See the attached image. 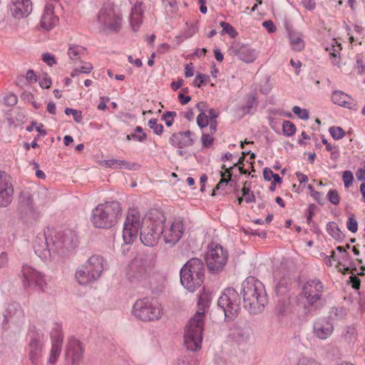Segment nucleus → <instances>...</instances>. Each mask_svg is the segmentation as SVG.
Returning <instances> with one entry per match:
<instances>
[{"instance_id": "obj_1", "label": "nucleus", "mask_w": 365, "mask_h": 365, "mask_svg": "<svg viewBox=\"0 0 365 365\" xmlns=\"http://www.w3.org/2000/svg\"><path fill=\"white\" fill-rule=\"evenodd\" d=\"M78 238L71 230L56 232L47 229L43 233H38L34 242V250L42 260L47 261L55 255L63 254L66 250L74 248Z\"/></svg>"}, {"instance_id": "obj_2", "label": "nucleus", "mask_w": 365, "mask_h": 365, "mask_svg": "<svg viewBox=\"0 0 365 365\" xmlns=\"http://www.w3.org/2000/svg\"><path fill=\"white\" fill-rule=\"evenodd\" d=\"M244 307L250 313L256 314L264 309L267 303L264 284L253 277H247L242 284Z\"/></svg>"}, {"instance_id": "obj_3", "label": "nucleus", "mask_w": 365, "mask_h": 365, "mask_svg": "<svg viewBox=\"0 0 365 365\" xmlns=\"http://www.w3.org/2000/svg\"><path fill=\"white\" fill-rule=\"evenodd\" d=\"M120 215V203L110 201L100 204L93 210L91 221L96 227L108 229L117 223Z\"/></svg>"}, {"instance_id": "obj_4", "label": "nucleus", "mask_w": 365, "mask_h": 365, "mask_svg": "<svg viewBox=\"0 0 365 365\" xmlns=\"http://www.w3.org/2000/svg\"><path fill=\"white\" fill-rule=\"evenodd\" d=\"M180 282L182 286L190 292H194L203 282L205 265L199 258L188 260L180 269Z\"/></svg>"}, {"instance_id": "obj_5", "label": "nucleus", "mask_w": 365, "mask_h": 365, "mask_svg": "<svg viewBox=\"0 0 365 365\" xmlns=\"http://www.w3.org/2000/svg\"><path fill=\"white\" fill-rule=\"evenodd\" d=\"M205 316L195 313L188 321L184 334V344L187 349L195 351L201 348Z\"/></svg>"}, {"instance_id": "obj_6", "label": "nucleus", "mask_w": 365, "mask_h": 365, "mask_svg": "<svg viewBox=\"0 0 365 365\" xmlns=\"http://www.w3.org/2000/svg\"><path fill=\"white\" fill-rule=\"evenodd\" d=\"M104 269L103 259L99 255L91 256L76 272V279L81 285H87L96 281Z\"/></svg>"}, {"instance_id": "obj_7", "label": "nucleus", "mask_w": 365, "mask_h": 365, "mask_svg": "<svg viewBox=\"0 0 365 365\" xmlns=\"http://www.w3.org/2000/svg\"><path fill=\"white\" fill-rule=\"evenodd\" d=\"M132 313L135 317L143 322L158 320L163 315L161 305L151 298L138 299L133 306Z\"/></svg>"}, {"instance_id": "obj_8", "label": "nucleus", "mask_w": 365, "mask_h": 365, "mask_svg": "<svg viewBox=\"0 0 365 365\" xmlns=\"http://www.w3.org/2000/svg\"><path fill=\"white\" fill-rule=\"evenodd\" d=\"M217 305L224 312L225 318L232 320L240 309L238 293L233 288L225 289L218 299Z\"/></svg>"}, {"instance_id": "obj_9", "label": "nucleus", "mask_w": 365, "mask_h": 365, "mask_svg": "<svg viewBox=\"0 0 365 365\" xmlns=\"http://www.w3.org/2000/svg\"><path fill=\"white\" fill-rule=\"evenodd\" d=\"M138 210L129 209L123 224V239L126 245H130L137 239L138 231L143 227Z\"/></svg>"}, {"instance_id": "obj_10", "label": "nucleus", "mask_w": 365, "mask_h": 365, "mask_svg": "<svg viewBox=\"0 0 365 365\" xmlns=\"http://www.w3.org/2000/svg\"><path fill=\"white\" fill-rule=\"evenodd\" d=\"M228 258V254L222 246L215 243L207 247L205 261L210 271L217 272L223 269Z\"/></svg>"}, {"instance_id": "obj_11", "label": "nucleus", "mask_w": 365, "mask_h": 365, "mask_svg": "<svg viewBox=\"0 0 365 365\" xmlns=\"http://www.w3.org/2000/svg\"><path fill=\"white\" fill-rule=\"evenodd\" d=\"M163 230V221L160 220L148 219L142 227L140 235L141 242L148 247H153L161 235Z\"/></svg>"}, {"instance_id": "obj_12", "label": "nucleus", "mask_w": 365, "mask_h": 365, "mask_svg": "<svg viewBox=\"0 0 365 365\" xmlns=\"http://www.w3.org/2000/svg\"><path fill=\"white\" fill-rule=\"evenodd\" d=\"M23 287L27 288H37L44 292L46 282L43 274L28 264H24L21 270Z\"/></svg>"}, {"instance_id": "obj_13", "label": "nucleus", "mask_w": 365, "mask_h": 365, "mask_svg": "<svg viewBox=\"0 0 365 365\" xmlns=\"http://www.w3.org/2000/svg\"><path fill=\"white\" fill-rule=\"evenodd\" d=\"M324 291V286L319 279H309L302 284L300 296L309 305H314L322 299Z\"/></svg>"}, {"instance_id": "obj_14", "label": "nucleus", "mask_w": 365, "mask_h": 365, "mask_svg": "<svg viewBox=\"0 0 365 365\" xmlns=\"http://www.w3.org/2000/svg\"><path fill=\"white\" fill-rule=\"evenodd\" d=\"M163 230L161 232L163 242L170 247L174 246L182 238L185 228L181 219H175L166 225L163 222Z\"/></svg>"}, {"instance_id": "obj_15", "label": "nucleus", "mask_w": 365, "mask_h": 365, "mask_svg": "<svg viewBox=\"0 0 365 365\" xmlns=\"http://www.w3.org/2000/svg\"><path fill=\"white\" fill-rule=\"evenodd\" d=\"M98 22L101 24L103 29L115 31L120 26L121 18L115 14L113 5L107 4L99 11Z\"/></svg>"}, {"instance_id": "obj_16", "label": "nucleus", "mask_w": 365, "mask_h": 365, "mask_svg": "<svg viewBox=\"0 0 365 365\" xmlns=\"http://www.w3.org/2000/svg\"><path fill=\"white\" fill-rule=\"evenodd\" d=\"M19 211L21 217L26 222L32 223L39 217V212L37 211L31 195L26 191L21 193L19 200Z\"/></svg>"}, {"instance_id": "obj_17", "label": "nucleus", "mask_w": 365, "mask_h": 365, "mask_svg": "<svg viewBox=\"0 0 365 365\" xmlns=\"http://www.w3.org/2000/svg\"><path fill=\"white\" fill-rule=\"evenodd\" d=\"M4 327H9L11 324L19 325L24 320V312L21 305L16 302L9 304L3 313Z\"/></svg>"}, {"instance_id": "obj_18", "label": "nucleus", "mask_w": 365, "mask_h": 365, "mask_svg": "<svg viewBox=\"0 0 365 365\" xmlns=\"http://www.w3.org/2000/svg\"><path fill=\"white\" fill-rule=\"evenodd\" d=\"M14 188L9 176L0 171V207L8 206L12 200Z\"/></svg>"}, {"instance_id": "obj_19", "label": "nucleus", "mask_w": 365, "mask_h": 365, "mask_svg": "<svg viewBox=\"0 0 365 365\" xmlns=\"http://www.w3.org/2000/svg\"><path fill=\"white\" fill-rule=\"evenodd\" d=\"M9 6L11 16L19 20L29 16L32 11L31 0H10Z\"/></svg>"}, {"instance_id": "obj_20", "label": "nucleus", "mask_w": 365, "mask_h": 365, "mask_svg": "<svg viewBox=\"0 0 365 365\" xmlns=\"http://www.w3.org/2000/svg\"><path fill=\"white\" fill-rule=\"evenodd\" d=\"M334 330V324L327 318L317 319L313 323V334L321 340H326L329 338Z\"/></svg>"}, {"instance_id": "obj_21", "label": "nucleus", "mask_w": 365, "mask_h": 365, "mask_svg": "<svg viewBox=\"0 0 365 365\" xmlns=\"http://www.w3.org/2000/svg\"><path fill=\"white\" fill-rule=\"evenodd\" d=\"M170 143L178 148L182 149L194 144V139L190 130L173 133L169 139Z\"/></svg>"}, {"instance_id": "obj_22", "label": "nucleus", "mask_w": 365, "mask_h": 365, "mask_svg": "<svg viewBox=\"0 0 365 365\" xmlns=\"http://www.w3.org/2000/svg\"><path fill=\"white\" fill-rule=\"evenodd\" d=\"M54 6L47 4L44 8L43 14L41 19V26L43 29L51 30L58 22V19L54 15Z\"/></svg>"}, {"instance_id": "obj_23", "label": "nucleus", "mask_w": 365, "mask_h": 365, "mask_svg": "<svg viewBox=\"0 0 365 365\" xmlns=\"http://www.w3.org/2000/svg\"><path fill=\"white\" fill-rule=\"evenodd\" d=\"M43 346V341L42 340V336L36 333L33 334L31 336L29 342V359L32 363H35L42 352V347Z\"/></svg>"}, {"instance_id": "obj_24", "label": "nucleus", "mask_w": 365, "mask_h": 365, "mask_svg": "<svg viewBox=\"0 0 365 365\" xmlns=\"http://www.w3.org/2000/svg\"><path fill=\"white\" fill-rule=\"evenodd\" d=\"M84 352L81 341L76 338H70L67 344L66 355L71 357L73 362L78 361Z\"/></svg>"}, {"instance_id": "obj_25", "label": "nucleus", "mask_w": 365, "mask_h": 365, "mask_svg": "<svg viewBox=\"0 0 365 365\" xmlns=\"http://www.w3.org/2000/svg\"><path fill=\"white\" fill-rule=\"evenodd\" d=\"M331 101L336 105L349 109H351L356 106L354 99L341 91H333L331 95Z\"/></svg>"}, {"instance_id": "obj_26", "label": "nucleus", "mask_w": 365, "mask_h": 365, "mask_svg": "<svg viewBox=\"0 0 365 365\" xmlns=\"http://www.w3.org/2000/svg\"><path fill=\"white\" fill-rule=\"evenodd\" d=\"M143 21V9L141 2L137 1L131 10L130 26L133 31H137Z\"/></svg>"}, {"instance_id": "obj_27", "label": "nucleus", "mask_w": 365, "mask_h": 365, "mask_svg": "<svg viewBox=\"0 0 365 365\" xmlns=\"http://www.w3.org/2000/svg\"><path fill=\"white\" fill-rule=\"evenodd\" d=\"M347 316L346 309L342 307H333L328 313L327 319L334 324L345 320Z\"/></svg>"}, {"instance_id": "obj_28", "label": "nucleus", "mask_w": 365, "mask_h": 365, "mask_svg": "<svg viewBox=\"0 0 365 365\" xmlns=\"http://www.w3.org/2000/svg\"><path fill=\"white\" fill-rule=\"evenodd\" d=\"M289 40L291 47L294 51H301L304 48L305 43L302 33L294 31H289Z\"/></svg>"}, {"instance_id": "obj_29", "label": "nucleus", "mask_w": 365, "mask_h": 365, "mask_svg": "<svg viewBox=\"0 0 365 365\" xmlns=\"http://www.w3.org/2000/svg\"><path fill=\"white\" fill-rule=\"evenodd\" d=\"M237 56L245 63H252L256 59L257 53L255 49L242 46L239 49Z\"/></svg>"}, {"instance_id": "obj_30", "label": "nucleus", "mask_w": 365, "mask_h": 365, "mask_svg": "<svg viewBox=\"0 0 365 365\" xmlns=\"http://www.w3.org/2000/svg\"><path fill=\"white\" fill-rule=\"evenodd\" d=\"M63 340L60 336L53 338L52 339V346L51 349L50 356L48 361L54 363L56 361L62 348Z\"/></svg>"}, {"instance_id": "obj_31", "label": "nucleus", "mask_w": 365, "mask_h": 365, "mask_svg": "<svg viewBox=\"0 0 365 365\" xmlns=\"http://www.w3.org/2000/svg\"><path fill=\"white\" fill-rule=\"evenodd\" d=\"M357 335L356 328L354 325L344 327L341 331V337L349 344L354 343L357 339Z\"/></svg>"}, {"instance_id": "obj_32", "label": "nucleus", "mask_w": 365, "mask_h": 365, "mask_svg": "<svg viewBox=\"0 0 365 365\" xmlns=\"http://www.w3.org/2000/svg\"><path fill=\"white\" fill-rule=\"evenodd\" d=\"M211 299L210 294L208 292H202L200 294L197 302V310L195 313H199L205 316L206 310L208 309Z\"/></svg>"}, {"instance_id": "obj_33", "label": "nucleus", "mask_w": 365, "mask_h": 365, "mask_svg": "<svg viewBox=\"0 0 365 365\" xmlns=\"http://www.w3.org/2000/svg\"><path fill=\"white\" fill-rule=\"evenodd\" d=\"M85 53L86 48L81 46L72 45L68 49V56L73 63L79 61Z\"/></svg>"}, {"instance_id": "obj_34", "label": "nucleus", "mask_w": 365, "mask_h": 365, "mask_svg": "<svg viewBox=\"0 0 365 365\" xmlns=\"http://www.w3.org/2000/svg\"><path fill=\"white\" fill-rule=\"evenodd\" d=\"M235 165H236V164H234L233 166H230L229 168H227L225 166V165H222V169L224 170L225 172L220 173L222 178H221L220 181L218 182V184L216 185L215 190H220V189L223 190L227 185V183L231 180V176H232L230 170H232Z\"/></svg>"}, {"instance_id": "obj_35", "label": "nucleus", "mask_w": 365, "mask_h": 365, "mask_svg": "<svg viewBox=\"0 0 365 365\" xmlns=\"http://www.w3.org/2000/svg\"><path fill=\"white\" fill-rule=\"evenodd\" d=\"M103 165L106 168H113V169H120V168H126L130 170L131 168L130 166V163L125 160H117V159H110L104 160L103 163Z\"/></svg>"}, {"instance_id": "obj_36", "label": "nucleus", "mask_w": 365, "mask_h": 365, "mask_svg": "<svg viewBox=\"0 0 365 365\" xmlns=\"http://www.w3.org/2000/svg\"><path fill=\"white\" fill-rule=\"evenodd\" d=\"M279 272H276L274 274V281L276 282L275 290L278 294H283L287 289L288 280L286 277H283L282 279H278Z\"/></svg>"}, {"instance_id": "obj_37", "label": "nucleus", "mask_w": 365, "mask_h": 365, "mask_svg": "<svg viewBox=\"0 0 365 365\" xmlns=\"http://www.w3.org/2000/svg\"><path fill=\"white\" fill-rule=\"evenodd\" d=\"M327 230L328 233L335 240H340L344 237L342 232L339 228V226L334 222H329L327 224Z\"/></svg>"}, {"instance_id": "obj_38", "label": "nucleus", "mask_w": 365, "mask_h": 365, "mask_svg": "<svg viewBox=\"0 0 365 365\" xmlns=\"http://www.w3.org/2000/svg\"><path fill=\"white\" fill-rule=\"evenodd\" d=\"M132 277L133 281L138 282L145 285L149 279V274L145 268L140 267Z\"/></svg>"}, {"instance_id": "obj_39", "label": "nucleus", "mask_w": 365, "mask_h": 365, "mask_svg": "<svg viewBox=\"0 0 365 365\" xmlns=\"http://www.w3.org/2000/svg\"><path fill=\"white\" fill-rule=\"evenodd\" d=\"M220 26L222 28V30L221 31V34H228L231 38H235L237 36V32L235 30V29L229 23H227L225 21H221L220 23Z\"/></svg>"}, {"instance_id": "obj_40", "label": "nucleus", "mask_w": 365, "mask_h": 365, "mask_svg": "<svg viewBox=\"0 0 365 365\" xmlns=\"http://www.w3.org/2000/svg\"><path fill=\"white\" fill-rule=\"evenodd\" d=\"M242 197L238 199L239 204H241L244 200L247 203L253 202L255 201V197L254 193L251 191L249 187H244L242 188Z\"/></svg>"}, {"instance_id": "obj_41", "label": "nucleus", "mask_w": 365, "mask_h": 365, "mask_svg": "<svg viewBox=\"0 0 365 365\" xmlns=\"http://www.w3.org/2000/svg\"><path fill=\"white\" fill-rule=\"evenodd\" d=\"M283 134L287 137L292 136L296 132V127L289 120H284L282 123Z\"/></svg>"}, {"instance_id": "obj_42", "label": "nucleus", "mask_w": 365, "mask_h": 365, "mask_svg": "<svg viewBox=\"0 0 365 365\" xmlns=\"http://www.w3.org/2000/svg\"><path fill=\"white\" fill-rule=\"evenodd\" d=\"M341 49V45H337L336 47L332 46L330 49L329 54H330V59L332 63V64L337 66L339 64L340 59H339V51Z\"/></svg>"}, {"instance_id": "obj_43", "label": "nucleus", "mask_w": 365, "mask_h": 365, "mask_svg": "<svg viewBox=\"0 0 365 365\" xmlns=\"http://www.w3.org/2000/svg\"><path fill=\"white\" fill-rule=\"evenodd\" d=\"M148 126L152 129L155 134L159 135H161L163 131V125L158 123L157 118H151L148 120Z\"/></svg>"}, {"instance_id": "obj_44", "label": "nucleus", "mask_w": 365, "mask_h": 365, "mask_svg": "<svg viewBox=\"0 0 365 365\" xmlns=\"http://www.w3.org/2000/svg\"><path fill=\"white\" fill-rule=\"evenodd\" d=\"M329 133L334 140H340L345 135L344 130L338 126H332L329 128Z\"/></svg>"}, {"instance_id": "obj_45", "label": "nucleus", "mask_w": 365, "mask_h": 365, "mask_svg": "<svg viewBox=\"0 0 365 365\" xmlns=\"http://www.w3.org/2000/svg\"><path fill=\"white\" fill-rule=\"evenodd\" d=\"M292 111L302 120H306L309 119V111L307 109H302L298 106H294L292 108Z\"/></svg>"}, {"instance_id": "obj_46", "label": "nucleus", "mask_w": 365, "mask_h": 365, "mask_svg": "<svg viewBox=\"0 0 365 365\" xmlns=\"http://www.w3.org/2000/svg\"><path fill=\"white\" fill-rule=\"evenodd\" d=\"M327 198L334 205H339L341 200L339 192L336 190H330L327 193Z\"/></svg>"}, {"instance_id": "obj_47", "label": "nucleus", "mask_w": 365, "mask_h": 365, "mask_svg": "<svg viewBox=\"0 0 365 365\" xmlns=\"http://www.w3.org/2000/svg\"><path fill=\"white\" fill-rule=\"evenodd\" d=\"M197 124L201 128H205L209 124V117L205 112H201L197 117Z\"/></svg>"}, {"instance_id": "obj_48", "label": "nucleus", "mask_w": 365, "mask_h": 365, "mask_svg": "<svg viewBox=\"0 0 365 365\" xmlns=\"http://www.w3.org/2000/svg\"><path fill=\"white\" fill-rule=\"evenodd\" d=\"M295 365H319V364L312 358L302 356L297 360Z\"/></svg>"}, {"instance_id": "obj_49", "label": "nucleus", "mask_w": 365, "mask_h": 365, "mask_svg": "<svg viewBox=\"0 0 365 365\" xmlns=\"http://www.w3.org/2000/svg\"><path fill=\"white\" fill-rule=\"evenodd\" d=\"M176 116V113L174 111H167L162 115V119L165 120L167 126L170 127L173 124L174 118Z\"/></svg>"}, {"instance_id": "obj_50", "label": "nucleus", "mask_w": 365, "mask_h": 365, "mask_svg": "<svg viewBox=\"0 0 365 365\" xmlns=\"http://www.w3.org/2000/svg\"><path fill=\"white\" fill-rule=\"evenodd\" d=\"M342 179L345 187H349L352 185L354 180V176L352 173L349 170L344 171L343 173Z\"/></svg>"}, {"instance_id": "obj_51", "label": "nucleus", "mask_w": 365, "mask_h": 365, "mask_svg": "<svg viewBox=\"0 0 365 365\" xmlns=\"http://www.w3.org/2000/svg\"><path fill=\"white\" fill-rule=\"evenodd\" d=\"M65 113L68 115L72 114L74 120L77 123H80L82 120L81 111L77 110L73 108H66L65 109Z\"/></svg>"}, {"instance_id": "obj_52", "label": "nucleus", "mask_w": 365, "mask_h": 365, "mask_svg": "<svg viewBox=\"0 0 365 365\" xmlns=\"http://www.w3.org/2000/svg\"><path fill=\"white\" fill-rule=\"evenodd\" d=\"M255 101L254 98L250 99L246 105L242 106L241 108L242 112L243 114H247L250 113H252L253 110H255Z\"/></svg>"}, {"instance_id": "obj_53", "label": "nucleus", "mask_w": 365, "mask_h": 365, "mask_svg": "<svg viewBox=\"0 0 365 365\" xmlns=\"http://www.w3.org/2000/svg\"><path fill=\"white\" fill-rule=\"evenodd\" d=\"M346 227L351 232H356L358 230V222L354 216H351L348 218L346 222Z\"/></svg>"}, {"instance_id": "obj_54", "label": "nucleus", "mask_w": 365, "mask_h": 365, "mask_svg": "<svg viewBox=\"0 0 365 365\" xmlns=\"http://www.w3.org/2000/svg\"><path fill=\"white\" fill-rule=\"evenodd\" d=\"M42 60L44 63H46L48 66H52L56 64V60L55 56L50 53H44L42 54Z\"/></svg>"}, {"instance_id": "obj_55", "label": "nucleus", "mask_w": 365, "mask_h": 365, "mask_svg": "<svg viewBox=\"0 0 365 365\" xmlns=\"http://www.w3.org/2000/svg\"><path fill=\"white\" fill-rule=\"evenodd\" d=\"M93 67L89 62H83V65L78 68H76V73H89L92 71Z\"/></svg>"}, {"instance_id": "obj_56", "label": "nucleus", "mask_w": 365, "mask_h": 365, "mask_svg": "<svg viewBox=\"0 0 365 365\" xmlns=\"http://www.w3.org/2000/svg\"><path fill=\"white\" fill-rule=\"evenodd\" d=\"M51 83V79L47 74H44L39 80V86L42 88H50Z\"/></svg>"}, {"instance_id": "obj_57", "label": "nucleus", "mask_w": 365, "mask_h": 365, "mask_svg": "<svg viewBox=\"0 0 365 365\" xmlns=\"http://www.w3.org/2000/svg\"><path fill=\"white\" fill-rule=\"evenodd\" d=\"M209 78L210 77L207 75L197 74L193 81V86L200 88L202 83Z\"/></svg>"}, {"instance_id": "obj_58", "label": "nucleus", "mask_w": 365, "mask_h": 365, "mask_svg": "<svg viewBox=\"0 0 365 365\" xmlns=\"http://www.w3.org/2000/svg\"><path fill=\"white\" fill-rule=\"evenodd\" d=\"M175 365H196V361L190 357H182L176 361Z\"/></svg>"}, {"instance_id": "obj_59", "label": "nucleus", "mask_w": 365, "mask_h": 365, "mask_svg": "<svg viewBox=\"0 0 365 365\" xmlns=\"http://www.w3.org/2000/svg\"><path fill=\"white\" fill-rule=\"evenodd\" d=\"M4 103L6 105L13 106L17 103L18 99L14 93H9L4 97Z\"/></svg>"}, {"instance_id": "obj_60", "label": "nucleus", "mask_w": 365, "mask_h": 365, "mask_svg": "<svg viewBox=\"0 0 365 365\" xmlns=\"http://www.w3.org/2000/svg\"><path fill=\"white\" fill-rule=\"evenodd\" d=\"M213 138L210 134L202 133L201 141L203 147L208 148L213 143Z\"/></svg>"}, {"instance_id": "obj_61", "label": "nucleus", "mask_w": 365, "mask_h": 365, "mask_svg": "<svg viewBox=\"0 0 365 365\" xmlns=\"http://www.w3.org/2000/svg\"><path fill=\"white\" fill-rule=\"evenodd\" d=\"M146 134L142 133V134H136V133H131L126 136V139L128 140H130L132 139L136 140L139 142H143L146 139Z\"/></svg>"}, {"instance_id": "obj_62", "label": "nucleus", "mask_w": 365, "mask_h": 365, "mask_svg": "<svg viewBox=\"0 0 365 365\" xmlns=\"http://www.w3.org/2000/svg\"><path fill=\"white\" fill-rule=\"evenodd\" d=\"M262 26L266 29V30L272 34L276 31V26H274L273 21L272 20H267L262 23Z\"/></svg>"}, {"instance_id": "obj_63", "label": "nucleus", "mask_w": 365, "mask_h": 365, "mask_svg": "<svg viewBox=\"0 0 365 365\" xmlns=\"http://www.w3.org/2000/svg\"><path fill=\"white\" fill-rule=\"evenodd\" d=\"M26 79L30 83L36 82L38 81L37 76L34 73V71L31 69L29 70L26 75Z\"/></svg>"}, {"instance_id": "obj_64", "label": "nucleus", "mask_w": 365, "mask_h": 365, "mask_svg": "<svg viewBox=\"0 0 365 365\" xmlns=\"http://www.w3.org/2000/svg\"><path fill=\"white\" fill-rule=\"evenodd\" d=\"M275 173H273V171L269 168H265L263 170V176L265 180L269 181L273 178V176Z\"/></svg>"}]
</instances>
